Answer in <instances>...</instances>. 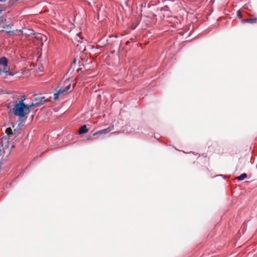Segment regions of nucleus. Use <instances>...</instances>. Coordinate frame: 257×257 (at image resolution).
Returning <instances> with one entry per match:
<instances>
[{"label":"nucleus","instance_id":"nucleus-1","mask_svg":"<svg viewBox=\"0 0 257 257\" xmlns=\"http://www.w3.org/2000/svg\"><path fill=\"white\" fill-rule=\"evenodd\" d=\"M13 108L11 111L16 116H18L20 119L26 120L27 115L30 112L31 110L29 104H26L22 101H14L13 102Z\"/></svg>","mask_w":257,"mask_h":257},{"label":"nucleus","instance_id":"nucleus-13","mask_svg":"<svg viewBox=\"0 0 257 257\" xmlns=\"http://www.w3.org/2000/svg\"><path fill=\"white\" fill-rule=\"evenodd\" d=\"M25 100H26V96L23 95V96H21L20 100H16V101H22V102H24V101Z\"/></svg>","mask_w":257,"mask_h":257},{"label":"nucleus","instance_id":"nucleus-9","mask_svg":"<svg viewBox=\"0 0 257 257\" xmlns=\"http://www.w3.org/2000/svg\"><path fill=\"white\" fill-rule=\"evenodd\" d=\"M37 101L38 102H33L31 104H29L31 110L33 107H38L42 104V102H40L39 101Z\"/></svg>","mask_w":257,"mask_h":257},{"label":"nucleus","instance_id":"nucleus-17","mask_svg":"<svg viewBox=\"0 0 257 257\" xmlns=\"http://www.w3.org/2000/svg\"><path fill=\"white\" fill-rule=\"evenodd\" d=\"M75 62H76V60L74 59V61H73V63H75Z\"/></svg>","mask_w":257,"mask_h":257},{"label":"nucleus","instance_id":"nucleus-5","mask_svg":"<svg viewBox=\"0 0 257 257\" xmlns=\"http://www.w3.org/2000/svg\"><path fill=\"white\" fill-rule=\"evenodd\" d=\"M68 82H69L68 81V82L65 81V83H68V84L64 88H61L57 91V92L59 93V95L64 94L65 93H66L68 90V89H69V88H70L71 84H70V83H69Z\"/></svg>","mask_w":257,"mask_h":257},{"label":"nucleus","instance_id":"nucleus-18","mask_svg":"<svg viewBox=\"0 0 257 257\" xmlns=\"http://www.w3.org/2000/svg\"><path fill=\"white\" fill-rule=\"evenodd\" d=\"M249 162H250L249 160L247 161V163H249Z\"/></svg>","mask_w":257,"mask_h":257},{"label":"nucleus","instance_id":"nucleus-14","mask_svg":"<svg viewBox=\"0 0 257 257\" xmlns=\"http://www.w3.org/2000/svg\"><path fill=\"white\" fill-rule=\"evenodd\" d=\"M202 159L199 158V157L197 158V161L196 162L197 164H200L202 162Z\"/></svg>","mask_w":257,"mask_h":257},{"label":"nucleus","instance_id":"nucleus-10","mask_svg":"<svg viewBox=\"0 0 257 257\" xmlns=\"http://www.w3.org/2000/svg\"><path fill=\"white\" fill-rule=\"evenodd\" d=\"M4 28L6 29V30H1V31H6V32L8 34H11V33H13L14 32V30H11V28L10 27H9V25H7L6 27L5 26L4 27Z\"/></svg>","mask_w":257,"mask_h":257},{"label":"nucleus","instance_id":"nucleus-4","mask_svg":"<svg viewBox=\"0 0 257 257\" xmlns=\"http://www.w3.org/2000/svg\"><path fill=\"white\" fill-rule=\"evenodd\" d=\"M113 130V125H111L106 128L99 131L93 134V136H96L98 135L106 134Z\"/></svg>","mask_w":257,"mask_h":257},{"label":"nucleus","instance_id":"nucleus-19","mask_svg":"<svg viewBox=\"0 0 257 257\" xmlns=\"http://www.w3.org/2000/svg\"><path fill=\"white\" fill-rule=\"evenodd\" d=\"M206 170L208 171V168H207V167H206Z\"/></svg>","mask_w":257,"mask_h":257},{"label":"nucleus","instance_id":"nucleus-16","mask_svg":"<svg viewBox=\"0 0 257 257\" xmlns=\"http://www.w3.org/2000/svg\"><path fill=\"white\" fill-rule=\"evenodd\" d=\"M237 15L239 17H241V13L239 11L237 12Z\"/></svg>","mask_w":257,"mask_h":257},{"label":"nucleus","instance_id":"nucleus-8","mask_svg":"<svg viewBox=\"0 0 257 257\" xmlns=\"http://www.w3.org/2000/svg\"><path fill=\"white\" fill-rule=\"evenodd\" d=\"M6 133L8 136L9 139L15 135V133L13 132V130L11 127H8L6 129Z\"/></svg>","mask_w":257,"mask_h":257},{"label":"nucleus","instance_id":"nucleus-7","mask_svg":"<svg viewBox=\"0 0 257 257\" xmlns=\"http://www.w3.org/2000/svg\"><path fill=\"white\" fill-rule=\"evenodd\" d=\"M88 132V130L87 128L85 125L81 126L79 130V134H83L87 133Z\"/></svg>","mask_w":257,"mask_h":257},{"label":"nucleus","instance_id":"nucleus-12","mask_svg":"<svg viewBox=\"0 0 257 257\" xmlns=\"http://www.w3.org/2000/svg\"><path fill=\"white\" fill-rule=\"evenodd\" d=\"M247 177V175L246 173H244L242 174H241L240 176L236 177V179L238 180L239 181H242L245 178Z\"/></svg>","mask_w":257,"mask_h":257},{"label":"nucleus","instance_id":"nucleus-11","mask_svg":"<svg viewBox=\"0 0 257 257\" xmlns=\"http://www.w3.org/2000/svg\"><path fill=\"white\" fill-rule=\"evenodd\" d=\"M47 99L45 97H35L34 99V101H39L40 102H42V104L46 102Z\"/></svg>","mask_w":257,"mask_h":257},{"label":"nucleus","instance_id":"nucleus-15","mask_svg":"<svg viewBox=\"0 0 257 257\" xmlns=\"http://www.w3.org/2000/svg\"><path fill=\"white\" fill-rule=\"evenodd\" d=\"M59 94L58 92H56L55 93H54V99H57L59 98Z\"/></svg>","mask_w":257,"mask_h":257},{"label":"nucleus","instance_id":"nucleus-6","mask_svg":"<svg viewBox=\"0 0 257 257\" xmlns=\"http://www.w3.org/2000/svg\"><path fill=\"white\" fill-rule=\"evenodd\" d=\"M257 22L256 18H249L246 19H243L241 21L242 23H248L251 24L256 23Z\"/></svg>","mask_w":257,"mask_h":257},{"label":"nucleus","instance_id":"nucleus-2","mask_svg":"<svg viewBox=\"0 0 257 257\" xmlns=\"http://www.w3.org/2000/svg\"><path fill=\"white\" fill-rule=\"evenodd\" d=\"M8 60L6 57L0 58V73L5 72L9 75H12L13 74L9 71L8 68Z\"/></svg>","mask_w":257,"mask_h":257},{"label":"nucleus","instance_id":"nucleus-3","mask_svg":"<svg viewBox=\"0 0 257 257\" xmlns=\"http://www.w3.org/2000/svg\"><path fill=\"white\" fill-rule=\"evenodd\" d=\"M30 33L28 34L29 35H34V38L38 41L41 42V45L42 46L43 45V41L45 42L47 40V37L43 35L42 34L37 33L34 34V31L32 30H29Z\"/></svg>","mask_w":257,"mask_h":257}]
</instances>
